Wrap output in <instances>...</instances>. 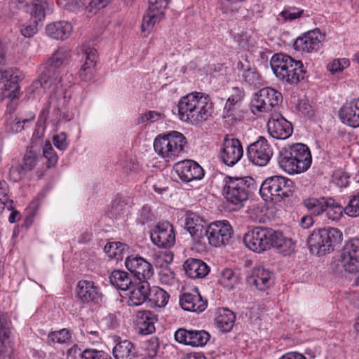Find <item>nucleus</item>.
Listing matches in <instances>:
<instances>
[{"mask_svg":"<svg viewBox=\"0 0 359 359\" xmlns=\"http://www.w3.org/2000/svg\"><path fill=\"white\" fill-rule=\"evenodd\" d=\"M243 242L247 248L255 252H262L271 248L286 250L292 245V240L285 238L280 231L263 226L248 231L244 236Z\"/></svg>","mask_w":359,"mask_h":359,"instance_id":"nucleus-1","label":"nucleus"},{"mask_svg":"<svg viewBox=\"0 0 359 359\" xmlns=\"http://www.w3.org/2000/svg\"><path fill=\"white\" fill-rule=\"evenodd\" d=\"M177 108L180 120L196 124L206 121L210 116L212 104L208 95L194 92L182 97L178 102Z\"/></svg>","mask_w":359,"mask_h":359,"instance_id":"nucleus-2","label":"nucleus"},{"mask_svg":"<svg viewBox=\"0 0 359 359\" xmlns=\"http://www.w3.org/2000/svg\"><path fill=\"white\" fill-rule=\"evenodd\" d=\"M312 157L307 145L302 143L289 144L281 149L278 163L281 169L290 175L300 174L310 168Z\"/></svg>","mask_w":359,"mask_h":359,"instance_id":"nucleus-3","label":"nucleus"},{"mask_svg":"<svg viewBox=\"0 0 359 359\" xmlns=\"http://www.w3.org/2000/svg\"><path fill=\"white\" fill-rule=\"evenodd\" d=\"M69 56V52L65 48H58L52 55L44 67L39 79L32 83L28 89L29 99L35 98L40 94L41 88L44 90L51 86H57L61 82L60 72L58 68L63 65Z\"/></svg>","mask_w":359,"mask_h":359,"instance_id":"nucleus-4","label":"nucleus"},{"mask_svg":"<svg viewBox=\"0 0 359 359\" xmlns=\"http://www.w3.org/2000/svg\"><path fill=\"white\" fill-rule=\"evenodd\" d=\"M270 65L276 76L289 85H297L304 79L306 74V70L302 61L296 60L286 54L273 55Z\"/></svg>","mask_w":359,"mask_h":359,"instance_id":"nucleus-5","label":"nucleus"},{"mask_svg":"<svg viewBox=\"0 0 359 359\" xmlns=\"http://www.w3.org/2000/svg\"><path fill=\"white\" fill-rule=\"evenodd\" d=\"M225 185L223 195L227 202L233 205L232 210H238L244 206L250 194L257 189V185L251 177L224 178Z\"/></svg>","mask_w":359,"mask_h":359,"instance_id":"nucleus-6","label":"nucleus"},{"mask_svg":"<svg viewBox=\"0 0 359 359\" xmlns=\"http://www.w3.org/2000/svg\"><path fill=\"white\" fill-rule=\"evenodd\" d=\"M343 234L337 228H322L313 231L307 243L312 254L323 256L334 251L342 241Z\"/></svg>","mask_w":359,"mask_h":359,"instance_id":"nucleus-7","label":"nucleus"},{"mask_svg":"<svg viewBox=\"0 0 359 359\" xmlns=\"http://www.w3.org/2000/svg\"><path fill=\"white\" fill-rule=\"evenodd\" d=\"M17 6L30 15L31 22L22 25L21 34L27 38L32 37L38 32V23L45 18L47 0H18Z\"/></svg>","mask_w":359,"mask_h":359,"instance_id":"nucleus-8","label":"nucleus"},{"mask_svg":"<svg viewBox=\"0 0 359 359\" xmlns=\"http://www.w3.org/2000/svg\"><path fill=\"white\" fill-rule=\"evenodd\" d=\"M186 144L187 139L183 134L171 131L156 137L154 141V149L159 156L169 161L180 154Z\"/></svg>","mask_w":359,"mask_h":359,"instance_id":"nucleus-9","label":"nucleus"},{"mask_svg":"<svg viewBox=\"0 0 359 359\" xmlns=\"http://www.w3.org/2000/svg\"><path fill=\"white\" fill-rule=\"evenodd\" d=\"M294 191V182L287 177L274 175L266 178L261 184L259 193L264 200L279 201L288 198Z\"/></svg>","mask_w":359,"mask_h":359,"instance_id":"nucleus-10","label":"nucleus"},{"mask_svg":"<svg viewBox=\"0 0 359 359\" xmlns=\"http://www.w3.org/2000/svg\"><path fill=\"white\" fill-rule=\"evenodd\" d=\"M282 100L281 93L270 87L263 88L255 94L250 103V109L255 115L271 112L279 106Z\"/></svg>","mask_w":359,"mask_h":359,"instance_id":"nucleus-11","label":"nucleus"},{"mask_svg":"<svg viewBox=\"0 0 359 359\" xmlns=\"http://www.w3.org/2000/svg\"><path fill=\"white\" fill-rule=\"evenodd\" d=\"M273 151L268 140L263 136L250 144L247 148V156L254 165L263 167L270 161Z\"/></svg>","mask_w":359,"mask_h":359,"instance_id":"nucleus-12","label":"nucleus"},{"mask_svg":"<svg viewBox=\"0 0 359 359\" xmlns=\"http://www.w3.org/2000/svg\"><path fill=\"white\" fill-rule=\"evenodd\" d=\"M233 229L226 220L216 221L210 224L205 229L204 238L215 247L226 245L231 239Z\"/></svg>","mask_w":359,"mask_h":359,"instance_id":"nucleus-13","label":"nucleus"},{"mask_svg":"<svg viewBox=\"0 0 359 359\" xmlns=\"http://www.w3.org/2000/svg\"><path fill=\"white\" fill-rule=\"evenodd\" d=\"M341 263L348 273L359 271V238H352L347 241L341 252Z\"/></svg>","mask_w":359,"mask_h":359,"instance_id":"nucleus-14","label":"nucleus"},{"mask_svg":"<svg viewBox=\"0 0 359 359\" xmlns=\"http://www.w3.org/2000/svg\"><path fill=\"white\" fill-rule=\"evenodd\" d=\"M243 148L241 141L226 135L220 149V159L227 166H233L242 158Z\"/></svg>","mask_w":359,"mask_h":359,"instance_id":"nucleus-15","label":"nucleus"},{"mask_svg":"<svg viewBox=\"0 0 359 359\" xmlns=\"http://www.w3.org/2000/svg\"><path fill=\"white\" fill-rule=\"evenodd\" d=\"M174 337L180 344L193 347H202L210 340V334L204 330H188L181 327L175 331Z\"/></svg>","mask_w":359,"mask_h":359,"instance_id":"nucleus-16","label":"nucleus"},{"mask_svg":"<svg viewBox=\"0 0 359 359\" xmlns=\"http://www.w3.org/2000/svg\"><path fill=\"white\" fill-rule=\"evenodd\" d=\"M126 266L138 281L149 279L154 274L152 265L138 256H129L125 262Z\"/></svg>","mask_w":359,"mask_h":359,"instance_id":"nucleus-17","label":"nucleus"},{"mask_svg":"<svg viewBox=\"0 0 359 359\" xmlns=\"http://www.w3.org/2000/svg\"><path fill=\"white\" fill-rule=\"evenodd\" d=\"M325 37V35L316 28L299 36L294 43V47L298 50L307 53L317 51L321 48Z\"/></svg>","mask_w":359,"mask_h":359,"instance_id":"nucleus-18","label":"nucleus"},{"mask_svg":"<svg viewBox=\"0 0 359 359\" xmlns=\"http://www.w3.org/2000/svg\"><path fill=\"white\" fill-rule=\"evenodd\" d=\"M151 240L159 248L172 246L175 242L173 226L168 222L158 224L151 231Z\"/></svg>","mask_w":359,"mask_h":359,"instance_id":"nucleus-19","label":"nucleus"},{"mask_svg":"<svg viewBox=\"0 0 359 359\" xmlns=\"http://www.w3.org/2000/svg\"><path fill=\"white\" fill-rule=\"evenodd\" d=\"M76 297L83 304L98 303L102 297L99 286L93 281L81 280L77 283Z\"/></svg>","mask_w":359,"mask_h":359,"instance_id":"nucleus-20","label":"nucleus"},{"mask_svg":"<svg viewBox=\"0 0 359 359\" xmlns=\"http://www.w3.org/2000/svg\"><path fill=\"white\" fill-rule=\"evenodd\" d=\"M269 133L275 139L285 140L293 132L292 126L280 114H272L267 122Z\"/></svg>","mask_w":359,"mask_h":359,"instance_id":"nucleus-21","label":"nucleus"},{"mask_svg":"<svg viewBox=\"0 0 359 359\" xmlns=\"http://www.w3.org/2000/svg\"><path fill=\"white\" fill-rule=\"evenodd\" d=\"M174 170L179 177L185 182L201 180L204 176L203 168L196 161L184 160L177 162L174 165Z\"/></svg>","mask_w":359,"mask_h":359,"instance_id":"nucleus-22","label":"nucleus"},{"mask_svg":"<svg viewBox=\"0 0 359 359\" xmlns=\"http://www.w3.org/2000/svg\"><path fill=\"white\" fill-rule=\"evenodd\" d=\"M21 72L17 69H8L0 71V89L9 91L7 96L12 99L17 98L19 94V81Z\"/></svg>","mask_w":359,"mask_h":359,"instance_id":"nucleus-23","label":"nucleus"},{"mask_svg":"<svg viewBox=\"0 0 359 359\" xmlns=\"http://www.w3.org/2000/svg\"><path fill=\"white\" fill-rule=\"evenodd\" d=\"M205 220L196 212L188 211L185 215L184 226L191 237L198 243L204 239Z\"/></svg>","mask_w":359,"mask_h":359,"instance_id":"nucleus-24","label":"nucleus"},{"mask_svg":"<svg viewBox=\"0 0 359 359\" xmlns=\"http://www.w3.org/2000/svg\"><path fill=\"white\" fill-rule=\"evenodd\" d=\"M341 122L352 128L359 127V98L345 103L339 111Z\"/></svg>","mask_w":359,"mask_h":359,"instance_id":"nucleus-25","label":"nucleus"},{"mask_svg":"<svg viewBox=\"0 0 359 359\" xmlns=\"http://www.w3.org/2000/svg\"><path fill=\"white\" fill-rule=\"evenodd\" d=\"M180 304L182 309L191 312L201 313L207 307L206 300L203 299L198 290L191 293H184L180 296Z\"/></svg>","mask_w":359,"mask_h":359,"instance_id":"nucleus-26","label":"nucleus"},{"mask_svg":"<svg viewBox=\"0 0 359 359\" xmlns=\"http://www.w3.org/2000/svg\"><path fill=\"white\" fill-rule=\"evenodd\" d=\"M130 288H131V291L130 292L128 300V306H137L142 305L149 299L150 287L147 280L133 283Z\"/></svg>","mask_w":359,"mask_h":359,"instance_id":"nucleus-27","label":"nucleus"},{"mask_svg":"<svg viewBox=\"0 0 359 359\" xmlns=\"http://www.w3.org/2000/svg\"><path fill=\"white\" fill-rule=\"evenodd\" d=\"M271 273L264 268H255L247 276L246 281L249 286L259 290H265L271 285Z\"/></svg>","mask_w":359,"mask_h":359,"instance_id":"nucleus-28","label":"nucleus"},{"mask_svg":"<svg viewBox=\"0 0 359 359\" xmlns=\"http://www.w3.org/2000/svg\"><path fill=\"white\" fill-rule=\"evenodd\" d=\"M73 27L69 22L60 20L49 23L46 27V34L56 40H65L71 34Z\"/></svg>","mask_w":359,"mask_h":359,"instance_id":"nucleus-29","label":"nucleus"},{"mask_svg":"<svg viewBox=\"0 0 359 359\" xmlns=\"http://www.w3.org/2000/svg\"><path fill=\"white\" fill-rule=\"evenodd\" d=\"M155 315L150 311H140L137 314L136 326L138 333L144 335L155 332Z\"/></svg>","mask_w":359,"mask_h":359,"instance_id":"nucleus-30","label":"nucleus"},{"mask_svg":"<svg viewBox=\"0 0 359 359\" xmlns=\"http://www.w3.org/2000/svg\"><path fill=\"white\" fill-rule=\"evenodd\" d=\"M186 274L191 278H202L210 271L209 266L202 260L189 259L184 264Z\"/></svg>","mask_w":359,"mask_h":359,"instance_id":"nucleus-31","label":"nucleus"},{"mask_svg":"<svg viewBox=\"0 0 359 359\" xmlns=\"http://www.w3.org/2000/svg\"><path fill=\"white\" fill-rule=\"evenodd\" d=\"M238 75L248 84L258 86L261 84V76L255 67H252L248 61L238 62L236 66Z\"/></svg>","mask_w":359,"mask_h":359,"instance_id":"nucleus-32","label":"nucleus"},{"mask_svg":"<svg viewBox=\"0 0 359 359\" xmlns=\"http://www.w3.org/2000/svg\"><path fill=\"white\" fill-rule=\"evenodd\" d=\"M115 359H135L137 355L135 346L129 340H123L116 344L113 348Z\"/></svg>","mask_w":359,"mask_h":359,"instance_id":"nucleus-33","label":"nucleus"},{"mask_svg":"<svg viewBox=\"0 0 359 359\" xmlns=\"http://www.w3.org/2000/svg\"><path fill=\"white\" fill-rule=\"evenodd\" d=\"M233 93L227 99L224 108L223 116L233 118L234 111L239 107L241 100L244 97V91L238 88H233Z\"/></svg>","mask_w":359,"mask_h":359,"instance_id":"nucleus-34","label":"nucleus"},{"mask_svg":"<svg viewBox=\"0 0 359 359\" xmlns=\"http://www.w3.org/2000/svg\"><path fill=\"white\" fill-rule=\"evenodd\" d=\"M327 197L309 198L303 201L304 207L311 215L319 216L327 207Z\"/></svg>","mask_w":359,"mask_h":359,"instance_id":"nucleus-35","label":"nucleus"},{"mask_svg":"<svg viewBox=\"0 0 359 359\" xmlns=\"http://www.w3.org/2000/svg\"><path fill=\"white\" fill-rule=\"evenodd\" d=\"M235 320L236 316L233 312L229 309H222L215 318V325L220 331L228 332L233 327Z\"/></svg>","mask_w":359,"mask_h":359,"instance_id":"nucleus-36","label":"nucleus"},{"mask_svg":"<svg viewBox=\"0 0 359 359\" xmlns=\"http://www.w3.org/2000/svg\"><path fill=\"white\" fill-rule=\"evenodd\" d=\"M110 283L116 288L126 290L133 284L131 276L126 271L115 270L109 276Z\"/></svg>","mask_w":359,"mask_h":359,"instance_id":"nucleus-37","label":"nucleus"},{"mask_svg":"<svg viewBox=\"0 0 359 359\" xmlns=\"http://www.w3.org/2000/svg\"><path fill=\"white\" fill-rule=\"evenodd\" d=\"M344 208L332 198H328L327 207L325 210L326 217L332 221H338L344 213Z\"/></svg>","mask_w":359,"mask_h":359,"instance_id":"nucleus-38","label":"nucleus"},{"mask_svg":"<svg viewBox=\"0 0 359 359\" xmlns=\"http://www.w3.org/2000/svg\"><path fill=\"white\" fill-rule=\"evenodd\" d=\"M34 116H32L30 118L18 119L11 114V112L6 115V128L8 133H18L23 130L24 126L26 123H28L30 120H33Z\"/></svg>","mask_w":359,"mask_h":359,"instance_id":"nucleus-39","label":"nucleus"},{"mask_svg":"<svg viewBox=\"0 0 359 359\" xmlns=\"http://www.w3.org/2000/svg\"><path fill=\"white\" fill-rule=\"evenodd\" d=\"M219 282L224 288L231 290L239 283V278L231 269H225L222 272Z\"/></svg>","mask_w":359,"mask_h":359,"instance_id":"nucleus-40","label":"nucleus"},{"mask_svg":"<svg viewBox=\"0 0 359 359\" xmlns=\"http://www.w3.org/2000/svg\"><path fill=\"white\" fill-rule=\"evenodd\" d=\"M163 13L151 11V9L148 8L147 14H145L142 19V32H150L154 25L160 21Z\"/></svg>","mask_w":359,"mask_h":359,"instance_id":"nucleus-41","label":"nucleus"},{"mask_svg":"<svg viewBox=\"0 0 359 359\" xmlns=\"http://www.w3.org/2000/svg\"><path fill=\"white\" fill-rule=\"evenodd\" d=\"M41 159L42 156L36 153L34 146H32L24 156L23 165L27 171H30L36 167Z\"/></svg>","mask_w":359,"mask_h":359,"instance_id":"nucleus-42","label":"nucleus"},{"mask_svg":"<svg viewBox=\"0 0 359 359\" xmlns=\"http://www.w3.org/2000/svg\"><path fill=\"white\" fill-rule=\"evenodd\" d=\"M126 245L120 242L108 243L104 248V251L109 257L118 259L121 258L126 249Z\"/></svg>","mask_w":359,"mask_h":359,"instance_id":"nucleus-43","label":"nucleus"},{"mask_svg":"<svg viewBox=\"0 0 359 359\" xmlns=\"http://www.w3.org/2000/svg\"><path fill=\"white\" fill-rule=\"evenodd\" d=\"M149 295L151 296L149 300L154 302L158 307H164L168 304L170 297L169 294L160 287L150 289Z\"/></svg>","mask_w":359,"mask_h":359,"instance_id":"nucleus-44","label":"nucleus"},{"mask_svg":"<svg viewBox=\"0 0 359 359\" xmlns=\"http://www.w3.org/2000/svg\"><path fill=\"white\" fill-rule=\"evenodd\" d=\"M8 186L6 181L0 180V212H1L5 208L8 210L13 209V201L9 199L8 196Z\"/></svg>","mask_w":359,"mask_h":359,"instance_id":"nucleus-45","label":"nucleus"},{"mask_svg":"<svg viewBox=\"0 0 359 359\" xmlns=\"http://www.w3.org/2000/svg\"><path fill=\"white\" fill-rule=\"evenodd\" d=\"M43 158L47 160L46 165L49 168L55 166L57 162L58 156L52 147V144L48 141L46 142L43 147L42 158Z\"/></svg>","mask_w":359,"mask_h":359,"instance_id":"nucleus-46","label":"nucleus"},{"mask_svg":"<svg viewBox=\"0 0 359 359\" xmlns=\"http://www.w3.org/2000/svg\"><path fill=\"white\" fill-rule=\"evenodd\" d=\"M71 334L67 329L51 332L48 334V339L52 343L64 344L69 340Z\"/></svg>","mask_w":359,"mask_h":359,"instance_id":"nucleus-47","label":"nucleus"},{"mask_svg":"<svg viewBox=\"0 0 359 359\" xmlns=\"http://www.w3.org/2000/svg\"><path fill=\"white\" fill-rule=\"evenodd\" d=\"M57 4L63 9L77 12L85 6L83 0H57Z\"/></svg>","mask_w":359,"mask_h":359,"instance_id":"nucleus-48","label":"nucleus"},{"mask_svg":"<svg viewBox=\"0 0 359 359\" xmlns=\"http://www.w3.org/2000/svg\"><path fill=\"white\" fill-rule=\"evenodd\" d=\"M159 339L156 337H151L144 342V350L148 357L153 358L156 356L159 349Z\"/></svg>","mask_w":359,"mask_h":359,"instance_id":"nucleus-49","label":"nucleus"},{"mask_svg":"<svg viewBox=\"0 0 359 359\" xmlns=\"http://www.w3.org/2000/svg\"><path fill=\"white\" fill-rule=\"evenodd\" d=\"M244 0H222V9L223 13L233 15L237 12L241 7V3Z\"/></svg>","mask_w":359,"mask_h":359,"instance_id":"nucleus-50","label":"nucleus"},{"mask_svg":"<svg viewBox=\"0 0 359 359\" xmlns=\"http://www.w3.org/2000/svg\"><path fill=\"white\" fill-rule=\"evenodd\" d=\"M344 213L349 217H355L359 215V193L354 196L344 208Z\"/></svg>","mask_w":359,"mask_h":359,"instance_id":"nucleus-51","label":"nucleus"},{"mask_svg":"<svg viewBox=\"0 0 359 359\" xmlns=\"http://www.w3.org/2000/svg\"><path fill=\"white\" fill-rule=\"evenodd\" d=\"M350 65V62L346 58L334 60L330 62L327 68L332 73L341 72Z\"/></svg>","mask_w":359,"mask_h":359,"instance_id":"nucleus-52","label":"nucleus"},{"mask_svg":"<svg viewBox=\"0 0 359 359\" xmlns=\"http://www.w3.org/2000/svg\"><path fill=\"white\" fill-rule=\"evenodd\" d=\"M164 117L165 115L162 113L155 111H149L148 112L142 114L137 119V123L141 124L147 121L154 123L161 118H163Z\"/></svg>","mask_w":359,"mask_h":359,"instance_id":"nucleus-53","label":"nucleus"},{"mask_svg":"<svg viewBox=\"0 0 359 359\" xmlns=\"http://www.w3.org/2000/svg\"><path fill=\"white\" fill-rule=\"evenodd\" d=\"M154 219V216L151 212V208L147 205H144L139 213L137 218L138 222L142 225L147 224Z\"/></svg>","mask_w":359,"mask_h":359,"instance_id":"nucleus-54","label":"nucleus"},{"mask_svg":"<svg viewBox=\"0 0 359 359\" xmlns=\"http://www.w3.org/2000/svg\"><path fill=\"white\" fill-rule=\"evenodd\" d=\"M27 171L24 165L17 164L10 168L9 175L11 180L17 182L25 176Z\"/></svg>","mask_w":359,"mask_h":359,"instance_id":"nucleus-55","label":"nucleus"},{"mask_svg":"<svg viewBox=\"0 0 359 359\" xmlns=\"http://www.w3.org/2000/svg\"><path fill=\"white\" fill-rule=\"evenodd\" d=\"M91 348H86L83 351L78 346V345H74L71 348H69L67 352V359H86L84 356V353L87 351H90Z\"/></svg>","mask_w":359,"mask_h":359,"instance_id":"nucleus-56","label":"nucleus"},{"mask_svg":"<svg viewBox=\"0 0 359 359\" xmlns=\"http://www.w3.org/2000/svg\"><path fill=\"white\" fill-rule=\"evenodd\" d=\"M159 278L163 284L172 285L175 282V273L170 269H163L159 273Z\"/></svg>","mask_w":359,"mask_h":359,"instance_id":"nucleus-57","label":"nucleus"},{"mask_svg":"<svg viewBox=\"0 0 359 359\" xmlns=\"http://www.w3.org/2000/svg\"><path fill=\"white\" fill-rule=\"evenodd\" d=\"M84 54L86 60L83 65L95 68L97 62V50L94 48H88L84 50Z\"/></svg>","mask_w":359,"mask_h":359,"instance_id":"nucleus-58","label":"nucleus"},{"mask_svg":"<svg viewBox=\"0 0 359 359\" xmlns=\"http://www.w3.org/2000/svg\"><path fill=\"white\" fill-rule=\"evenodd\" d=\"M333 180L341 187H346L348 184V175L341 170H335L332 175Z\"/></svg>","mask_w":359,"mask_h":359,"instance_id":"nucleus-59","label":"nucleus"},{"mask_svg":"<svg viewBox=\"0 0 359 359\" xmlns=\"http://www.w3.org/2000/svg\"><path fill=\"white\" fill-rule=\"evenodd\" d=\"M54 145L60 150L65 151L67 147V135L65 132H61L53 137Z\"/></svg>","mask_w":359,"mask_h":359,"instance_id":"nucleus-60","label":"nucleus"},{"mask_svg":"<svg viewBox=\"0 0 359 359\" xmlns=\"http://www.w3.org/2000/svg\"><path fill=\"white\" fill-rule=\"evenodd\" d=\"M149 8L151 11L163 13V10L167 8L169 0H148Z\"/></svg>","mask_w":359,"mask_h":359,"instance_id":"nucleus-61","label":"nucleus"},{"mask_svg":"<svg viewBox=\"0 0 359 359\" xmlns=\"http://www.w3.org/2000/svg\"><path fill=\"white\" fill-rule=\"evenodd\" d=\"M303 13V10L296 8H290L288 9H285L280 13V15L285 20H293L298 18H299Z\"/></svg>","mask_w":359,"mask_h":359,"instance_id":"nucleus-62","label":"nucleus"},{"mask_svg":"<svg viewBox=\"0 0 359 359\" xmlns=\"http://www.w3.org/2000/svg\"><path fill=\"white\" fill-rule=\"evenodd\" d=\"M95 68L82 65L79 72V76L83 81H90L94 76Z\"/></svg>","mask_w":359,"mask_h":359,"instance_id":"nucleus-63","label":"nucleus"},{"mask_svg":"<svg viewBox=\"0 0 359 359\" xmlns=\"http://www.w3.org/2000/svg\"><path fill=\"white\" fill-rule=\"evenodd\" d=\"M84 356L86 359H112L111 357L104 351L93 348H91L90 351H86Z\"/></svg>","mask_w":359,"mask_h":359,"instance_id":"nucleus-64","label":"nucleus"}]
</instances>
